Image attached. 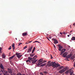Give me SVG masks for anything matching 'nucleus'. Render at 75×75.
Masks as SVG:
<instances>
[{"label":"nucleus","mask_w":75,"mask_h":75,"mask_svg":"<svg viewBox=\"0 0 75 75\" xmlns=\"http://www.w3.org/2000/svg\"><path fill=\"white\" fill-rule=\"evenodd\" d=\"M37 58V55H35V56L33 58H31V57H28V59L29 61H31V60H32L31 62H32V64H34L35 62H37V61L38 60V59L36 60Z\"/></svg>","instance_id":"1"},{"label":"nucleus","mask_w":75,"mask_h":75,"mask_svg":"<svg viewBox=\"0 0 75 75\" xmlns=\"http://www.w3.org/2000/svg\"><path fill=\"white\" fill-rule=\"evenodd\" d=\"M52 67H54V68H55V67L57 68V67H60V65L56 63L55 62H52Z\"/></svg>","instance_id":"2"},{"label":"nucleus","mask_w":75,"mask_h":75,"mask_svg":"<svg viewBox=\"0 0 75 75\" xmlns=\"http://www.w3.org/2000/svg\"><path fill=\"white\" fill-rule=\"evenodd\" d=\"M0 68L2 72L4 74V66L3 65V64L1 63L0 64Z\"/></svg>","instance_id":"3"},{"label":"nucleus","mask_w":75,"mask_h":75,"mask_svg":"<svg viewBox=\"0 0 75 75\" xmlns=\"http://www.w3.org/2000/svg\"><path fill=\"white\" fill-rule=\"evenodd\" d=\"M67 69H68V67H66L60 71H59V72L60 74H62L64 73V72H65L66 70H67Z\"/></svg>","instance_id":"4"},{"label":"nucleus","mask_w":75,"mask_h":75,"mask_svg":"<svg viewBox=\"0 0 75 75\" xmlns=\"http://www.w3.org/2000/svg\"><path fill=\"white\" fill-rule=\"evenodd\" d=\"M69 72L70 73V75H72L73 73V70H72L71 69H69L68 71H67L65 72V73L66 75H67Z\"/></svg>","instance_id":"5"},{"label":"nucleus","mask_w":75,"mask_h":75,"mask_svg":"<svg viewBox=\"0 0 75 75\" xmlns=\"http://www.w3.org/2000/svg\"><path fill=\"white\" fill-rule=\"evenodd\" d=\"M35 47H34L33 49V50L32 51V54H30V57H33L34 55H35V54H34V51H35Z\"/></svg>","instance_id":"6"},{"label":"nucleus","mask_w":75,"mask_h":75,"mask_svg":"<svg viewBox=\"0 0 75 75\" xmlns=\"http://www.w3.org/2000/svg\"><path fill=\"white\" fill-rule=\"evenodd\" d=\"M43 61V59H40L39 60H38V65H40V64H42V63H41V62H42Z\"/></svg>","instance_id":"7"},{"label":"nucleus","mask_w":75,"mask_h":75,"mask_svg":"<svg viewBox=\"0 0 75 75\" xmlns=\"http://www.w3.org/2000/svg\"><path fill=\"white\" fill-rule=\"evenodd\" d=\"M58 47H59V51H61V49L63 48L62 46H61V45H58Z\"/></svg>","instance_id":"8"},{"label":"nucleus","mask_w":75,"mask_h":75,"mask_svg":"<svg viewBox=\"0 0 75 75\" xmlns=\"http://www.w3.org/2000/svg\"><path fill=\"white\" fill-rule=\"evenodd\" d=\"M8 72L10 73L11 75H13V71L10 69L8 68Z\"/></svg>","instance_id":"9"},{"label":"nucleus","mask_w":75,"mask_h":75,"mask_svg":"<svg viewBox=\"0 0 75 75\" xmlns=\"http://www.w3.org/2000/svg\"><path fill=\"white\" fill-rule=\"evenodd\" d=\"M63 57L64 58H65L67 57V55H68V53L67 52H65L63 54Z\"/></svg>","instance_id":"10"},{"label":"nucleus","mask_w":75,"mask_h":75,"mask_svg":"<svg viewBox=\"0 0 75 75\" xmlns=\"http://www.w3.org/2000/svg\"><path fill=\"white\" fill-rule=\"evenodd\" d=\"M52 40H53V41H54V44H57L58 42V41L55 39H52Z\"/></svg>","instance_id":"11"},{"label":"nucleus","mask_w":75,"mask_h":75,"mask_svg":"<svg viewBox=\"0 0 75 75\" xmlns=\"http://www.w3.org/2000/svg\"><path fill=\"white\" fill-rule=\"evenodd\" d=\"M33 49V46H32L28 50L27 52H30L31 51V50Z\"/></svg>","instance_id":"12"},{"label":"nucleus","mask_w":75,"mask_h":75,"mask_svg":"<svg viewBox=\"0 0 75 75\" xmlns=\"http://www.w3.org/2000/svg\"><path fill=\"white\" fill-rule=\"evenodd\" d=\"M15 44L14 43H13L12 44V47H13V51H14V50L15 49V46H14V45Z\"/></svg>","instance_id":"13"},{"label":"nucleus","mask_w":75,"mask_h":75,"mask_svg":"<svg viewBox=\"0 0 75 75\" xmlns=\"http://www.w3.org/2000/svg\"><path fill=\"white\" fill-rule=\"evenodd\" d=\"M52 62L51 63H48L47 64V66L48 67H50V66H52Z\"/></svg>","instance_id":"14"},{"label":"nucleus","mask_w":75,"mask_h":75,"mask_svg":"<svg viewBox=\"0 0 75 75\" xmlns=\"http://www.w3.org/2000/svg\"><path fill=\"white\" fill-rule=\"evenodd\" d=\"M65 51H66V49H62L61 50L62 54H63L64 52H65Z\"/></svg>","instance_id":"15"},{"label":"nucleus","mask_w":75,"mask_h":75,"mask_svg":"<svg viewBox=\"0 0 75 75\" xmlns=\"http://www.w3.org/2000/svg\"><path fill=\"white\" fill-rule=\"evenodd\" d=\"M2 56V58H3L4 59L6 58V55H5L4 53H3Z\"/></svg>","instance_id":"16"},{"label":"nucleus","mask_w":75,"mask_h":75,"mask_svg":"<svg viewBox=\"0 0 75 75\" xmlns=\"http://www.w3.org/2000/svg\"><path fill=\"white\" fill-rule=\"evenodd\" d=\"M27 35V33H22V35L23 36H26Z\"/></svg>","instance_id":"17"},{"label":"nucleus","mask_w":75,"mask_h":75,"mask_svg":"<svg viewBox=\"0 0 75 75\" xmlns=\"http://www.w3.org/2000/svg\"><path fill=\"white\" fill-rule=\"evenodd\" d=\"M71 40H72V41L75 40V37L73 36L72 37V38L71 39Z\"/></svg>","instance_id":"18"},{"label":"nucleus","mask_w":75,"mask_h":75,"mask_svg":"<svg viewBox=\"0 0 75 75\" xmlns=\"http://www.w3.org/2000/svg\"><path fill=\"white\" fill-rule=\"evenodd\" d=\"M63 68H64V66H61L59 68V69H62Z\"/></svg>","instance_id":"19"},{"label":"nucleus","mask_w":75,"mask_h":75,"mask_svg":"<svg viewBox=\"0 0 75 75\" xmlns=\"http://www.w3.org/2000/svg\"><path fill=\"white\" fill-rule=\"evenodd\" d=\"M71 56L72 55L71 54H70L69 55L68 57V58H71Z\"/></svg>","instance_id":"20"},{"label":"nucleus","mask_w":75,"mask_h":75,"mask_svg":"<svg viewBox=\"0 0 75 75\" xmlns=\"http://www.w3.org/2000/svg\"><path fill=\"white\" fill-rule=\"evenodd\" d=\"M17 75H22V74L21 73H18ZM22 75H25V74H23Z\"/></svg>","instance_id":"21"},{"label":"nucleus","mask_w":75,"mask_h":75,"mask_svg":"<svg viewBox=\"0 0 75 75\" xmlns=\"http://www.w3.org/2000/svg\"><path fill=\"white\" fill-rule=\"evenodd\" d=\"M19 54H20V53H16V56H18L19 55Z\"/></svg>","instance_id":"22"},{"label":"nucleus","mask_w":75,"mask_h":75,"mask_svg":"<svg viewBox=\"0 0 75 75\" xmlns=\"http://www.w3.org/2000/svg\"><path fill=\"white\" fill-rule=\"evenodd\" d=\"M45 65V64L44 63V64H41V67H44Z\"/></svg>","instance_id":"23"},{"label":"nucleus","mask_w":75,"mask_h":75,"mask_svg":"<svg viewBox=\"0 0 75 75\" xmlns=\"http://www.w3.org/2000/svg\"><path fill=\"white\" fill-rule=\"evenodd\" d=\"M74 55L73 56H72L71 57V59H74Z\"/></svg>","instance_id":"24"},{"label":"nucleus","mask_w":75,"mask_h":75,"mask_svg":"<svg viewBox=\"0 0 75 75\" xmlns=\"http://www.w3.org/2000/svg\"><path fill=\"white\" fill-rule=\"evenodd\" d=\"M43 73L44 74H48V73L47 72L45 71H43Z\"/></svg>","instance_id":"25"},{"label":"nucleus","mask_w":75,"mask_h":75,"mask_svg":"<svg viewBox=\"0 0 75 75\" xmlns=\"http://www.w3.org/2000/svg\"><path fill=\"white\" fill-rule=\"evenodd\" d=\"M27 45H26V46L24 47H23V49L25 50V49H26V48H27Z\"/></svg>","instance_id":"26"},{"label":"nucleus","mask_w":75,"mask_h":75,"mask_svg":"<svg viewBox=\"0 0 75 75\" xmlns=\"http://www.w3.org/2000/svg\"><path fill=\"white\" fill-rule=\"evenodd\" d=\"M21 56H22V55H19L18 56H17V57L18 58H20L21 57Z\"/></svg>","instance_id":"27"},{"label":"nucleus","mask_w":75,"mask_h":75,"mask_svg":"<svg viewBox=\"0 0 75 75\" xmlns=\"http://www.w3.org/2000/svg\"><path fill=\"white\" fill-rule=\"evenodd\" d=\"M31 62L29 60V59H28V60L26 61V62Z\"/></svg>","instance_id":"28"},{"label":"nucleus","mask_w":75,"mask_h":75,"mask_svg":"<svg viewBox=\"0 0 75 75\" xmlns=\"http://www.w3.org/2000/svg\"><path fill=\"white\" fill-rule=\"evenodd\" d=\"M4 73H5V74H8V71H6L5 72V71H4Z\"/></svg>","instance_id":"29"},{"label":"nucleus","mask_w":75,"mask_h":75,"mask_svg":"<svg viewBox=\"0 0 75 75\" xmlns=\"http://www.w3.org/2000/svg\"><path fill=\"white\" fill-rule=\"evenodd\" d=\"M11 46H10L9 47V48H8V49H9V50H11Z\"/></svg>","instance_id":"30"},{"label":"nucleus","mask_w":75,"mask_h":75,"mask_svg":"<svg viewBox=\"0 0 75 75\" xmlns=\"http://www.w3.org/2000/svg\"><path fill=\"white\" fill-rule=\"evenodd\" d=\"M16 56V55L15 54H14L13 56H12V58H13V57H15Z\"/></svg>","instance_id":"31"},{"label":"nucleus","mask_w":75,"mask_h":75,"mask_svg":"<svg viewBox=\"0 0 75 75\" xmlns=\"http://www.w3.org/2000/svg\"><path fill=\"white\" fill-rule=\"evenodd\" d=\"M16 56V55L15 54H14L13 56H12V58H13V57H15Z\"/></svg>","instance_id":"32"},{"label":"nucleus","mask_w":75,"mask_h":75,"mask_svg":"<svg viewBox=\"0 0 75 75\" xmlns=\"http://www.w3.org/2000/svg\"><path fill=\"white\" fill-rule=\"evenodd\" d=\"M1 50H2V48H1V47H0V52H1Z\"/></svg>","instance_id":"33"},{"label":"nucleus","mask_w":75,"mask_h":75,"mask_svg":"<svg viewBox=\"0 0 75 75\" xmlns=\"http://www.w3.org/2000/svg\"><path fill=\"white\" fill-rule=\"evenodd\" d=\"M21 44H22V43H19L18 45V46H20Z\"/></svg>","instance_id":"34"},{"label":"nucleus","mask_w":75,"mask_h":75,"mask_svg":"<svg viewBox=\"0 0 75 75\" xmlns=\"http://www.w3.org/2000/svg\"><path fill=\"white\" fill-rule=\"evenodd\" d=\"M47 62V61L46 60H45L44 61V62H43V63H44V62Z\"/></svg>","instance_id":"35"},{"label":"nucleus","mask_w":75,"mask_h":75,"mask_svg":"<svg viewBox=\"0 0 75 75\" xmlns=\"http://www.w3.org/2000/svg\"><path fill=\"white\" fill-rule=\"evenodd\" d=\"M53 45H54V48H56V47H55V45L53 44Z\"/></svg>","instance_id":"36"},{"label":"nucleus","mask_w":75,"mask_h":75,"mask_svg":"<svg viewBox=\"0 0 75 75\" xmlns=\"http://www.w3.org/2000/svg\"><path fill=\"white\" fill-rule=\"evenodd\" d=\"M47 40H49V41H50V40L49 38H48V37H47Z\"/></svg>","instance_id":"37"},{"label":"nucleus","mask_w":75,"mask_h":75,"mask_svg":"<svg viewBox=\"0 0 75 75\" xmlns=\"http://www.w3.org/2000/svg\"><path fill=\"white\" fill-rule=\"evenodd\" d=\"M10 59H13V57H9Z\"/></svg>","instance_id":"38"},{"label":"nucleus","mask_w":75,"mask_h":75,"mask_svg":"<svg viewBox=\"0 0 75 75\" xmlns=\"http://www.w3.org/2000/svg\"><path fill=\"white\" fill-rule=\"evenodd\" d=\"M51 61H49L48 62V63H51Z\"/></svg>","instance_id":"39"},{"label":"nucleus","mask_w":75,"mask_h":75,"mask_svg":"<svg viewBox=\"0 0 75 75\" xmlns=\"http://www.w3.org/2000/svg\"><path fill=\"white\" fill-rule=\"evenodd\" d=\"M27 43L28 44H29V43H30L29 41H28L27 42Z\"/></svg>","instance_id":"40"},{"label":"nucleus","mask_w":75,"mask_h":75,"mask_svg":"<svg viewBox=\"0 0 75 75\" xmlns=\"http://www.w3.org/2000/svg\"><path fill=\"white\" fill-rule=\"evenodd\" d=\"M38 42V41H36L35 42H34H34Z\"/></svg>","instance_id":"41"},{"label":"nucleus","mask_w":75,"mask_h":75,"mask_svg":"<svg viewBox=\"0 0 75 75\" xmlns=\"http://www.w3.org/2000/svg\"><path fill=\"white\" fill-rule=\"evenodd\" d=\"M73 57H74V58H75V55H73Z\"/></svg>","instance_id":"42"},{"label":"nucleus","mask_w":75,"mask_h":75,"mask_svg":"<svg viewBox=\"0 0 75 75\" xmlns=\"http://www.w3.org/2000/svg\"><path fill=\"white\" fill-rule=\"evenodd\" d=\"M60 34H61V35H62V33L61 32H60Z\"/></svg>","instance_id":"43"},{"label":"nucleus","mask_w":75,"mask_h":75,"mask_svg":"<svg viewBox=\"0 0 75 75\" xmlns=\"http://www.w3.org/2000/svg\"><path fill=\"white\" fill-rule=\"evenodd\" d=\"M63 34H66V33H65V32H64L63 33Z\"/></svg>","instance_id":"44"},{"label":"nucleus","mask_w":75,"mask_h":75,"mask_svg":"<svg viewBox=\"0 0 75 75\" xmlns=\"http://www.w3.org/2000/svg\"><path fill=\"white\" fill-rule=\"evenodd\" d=\"M25 44H28V43H27V42H26Z\"/></svg>","instance_id":"45"},{"label":"nucleus","mask_w":75,"mask_h":75,"mask_svg":"<svg viewBox=\"0 0 75 75\" xmlns=\"http://www.w3.org/2000/svg\"><path fill=\"white\" fill-rule=\"evenodd\" d=\"M62 54L63 53H62V52H61V53L60 54V55H62Z\"/></svg>","instance_id":"46"},{"label":"nucleus","mask_w":75,"mask_h":75,"mask_svg":"<svg viewBox=\"0 0 75 75\" xmlns=\"http://www.w3.org/2000/svg\"><path fill=\"white\" fill-rule=\"evenodd\" d=\"M73 25H75V23H74L73 24Z\"/></svg>","instance_id":"47"},{"label":"nucleus","mask_w":75,"mask_h":75,"mask_svg":"<svg viewBox=\"0 0 75 75\" xmlns=\"http://www.w3.org/2000/svg\"><path fill=\"white\" fill-rule=\"evenodd\" d=\"M31 42H32V41H29V43H30Z\"/></svg>","instance_id":"48"},{"label":"nucleus","mask_w":75,"mask_h":75,"mask_svg":"<svg viewBox=\"0 0 75 75\" xmlns=\"http://www.w3.org/2000/svg\"><path fill=\"white\" fill-rule=\"evenodd\" d=\"M67 36L69 37V35H67Z\"/></svg>","instance_id":"49"},{"label":"nucleus","mask_w":75,"mask_h":75,"mask_svg":"<svg viewBox=\"0 0 75 75\" xmlns=\"http://www.w3.org/2000/svg\"><path fill=\"white\" fill-rule=\"evenodd\" d=\"M49 38H50V39L51 38V37H49Z\"/></svg>","instance_id":"50"},{"label":"nucleus","mask_w":75,"mask_h":75,"mask_svg":"<svg viewBox=\"0 0 75 75\" xmlns=\"http://www.w3.org/2000/svg\"><path fill=\"white\" fill-rule=\"evenodd\" d=\"M38 43H40V42H38H38H37Z\"/></svg>","instance_id":"51"},{"label":"nucleus","mask_w":75,"mask_h":75,"mask_svg":"<svg viewBox=\"0 0 75 75\" xmlns=\"http://www.w3.org/2000/svg\"><path fill=\"white\" fill-rule=\"evenodd\" d=\"M9 33H10V34H11V32H9Z\"/></svg>","instance_id":"52"},{"label":"nucleus","mask_w":75,"mask_h":75,"mask_svg":"<svg viewBox=\"0 0 75 75\" xmlns=\"http://www.w3.org/2000/svg\"><path fill=\"white\" fill-rule=\"evenodd\" d=\"M52 58H53L52 57H51V59H52Z\"/></svg>","instance_id":"53"},{"label":"nucleus","mask_w":75,"mask_h":75,"mask_svg":"<svg viewBox=\"0 0 75 75\" xmlns=\"http://www.w3.org/2000/svg\"><path fill=\"white\" fill-rule=\"evenodd\" d=\"M16 40H17V38H16Z\"/></svg>","instance_id":"54"},{"label":"nucleus","mask_w":75,"mask_h":75,"mask_svg":"<svg viewBox=\"0 0 75 75\" xmlns=\"http://www.w3.org/2000/svg\"><path fill=\"white\" fill-rule=\"evenodd\" d=\"M72 30L70 31V32H72Z\"/></svg>","instance_id":"55"},{"label":"nucleus","mask_w":75,"mask_h":75,"mask_svg":"<svg viewBox=\"0 0 75 75\" xmlns=\"http://www.w3.org/2000/svg\"><path fill=\"white\" fill-rule=\"evenodd\" d=\"M70 35H71V34H69Z\"/></svg>","instance_id":"56"},{"label":"nucleus","mask_w":75,"mask_h":75,"mask_svg":"<svg viewBox=\"0 0 75 75\" xmlns=\"http://www.w3.org/2000/svg\"><path fill=\"white\" fill-rule=\"evenodd\" d=\"M70 27H71V25H70Z\"/></svg>","instance_id":"57"},{"label":"nucleus","mask_w":75,"mask_h":75,"mask_svg":"<svg viewBox=\"0 0 75 75\" xmlns=\"http://www.w3.org/2000/svg\"><path fill=\"white\" fill-rule=\"evenodd\" d=\"M73 75H75V74H73Z\"/></svg>","instance_id":"58"},{"label":"nucleus","mask_w":75,"mask_h":75,"mask_svg":"<svg viewBox=\"0 0 75 75\" xmlns=\"http://www.w3.org/2000/svg\"><path fill=\"white\" fill-rule=\"evenodd\" d=\"M74 68H72L73 69H74Z\"/></svg>","instance_id":"59"},{"label":"nucleus","mask_w":75,"mask_h":75,"mask_svg":"<svg viewBox=\"0 0 75 75\" xmlns=\"http://www.w3.org/2000/svg\"><path fill=\"white\" fill-rule=\"evenodd\" d=\"M51 57H52V56L51 55Z\"/></svg>","instance_id":"60"},{"label":"nucleus","mask_w":75,"mask_h":75,"mask_svg":"<svg viewBox=\"0 0 75 75\" xmlns=\"http://www.w3.org/2000/svg\"><path fill=\"white\" fill-rule=\"evenodd\" d=\"M0 75H1V74H0Z\"/></svg>","instance_id":"61"},{"label":"nucleus","mask_w":75,"mask_h":75,"mask_svg":"<svg viewBox=\"0 0 75 75\" xmlns=\"http://www.w3.org/2000/svg\"><path fill=\"white\" fill-rule=\"evenodd\" d=\"M68 61H69V60H68Z\"/></svg>","instance_id":"62"},{"label":"nucleus","mask_w":75,"mask_h":75,"mask_svg":"<svg viewBox=\"0 0 75 75\" xmlns=\"http://www.w3.org/2000/svg\"><path fill=\"white\" fill-rule=\"evenodd\" d=\"M72 28L71 27V28Z\"/></svg>","instance_id":"63"},{"label":"nucleus","mask_w":75,"mask_h":75,"mask_svg":"<svg viewBox=\"0 0 75 75\" xmlns=\"http://www.w3.org/2000/svg\"><path fill=\"white\" fill-rule=\"evenodd\" d=\"M0 72H1V71L0 70Z\"/></svg>","instance_id":"64"}]
</instances>
